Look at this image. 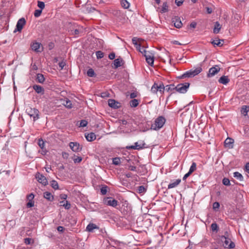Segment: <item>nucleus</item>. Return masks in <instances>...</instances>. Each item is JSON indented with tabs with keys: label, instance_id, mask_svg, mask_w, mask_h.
<instances>
[{
	"label": "nucleus",
	"instance_id": "obj_25",
	"mask_svg": "<svg viewBox=\"0 0 249 249\" xmlns=\"http://www.w3.org/2000/svg\"><path fill=\"white\" fill-rule=\"evenodd\" d=\"M168 11V6L167 3L165 2L163 3L162 8L160 11L161 13H166Z\"/></svg>",
	"mask_w": 249,
	"mask_h": 249
},
{
	"label": "nucleus",
	"instance_id": "obj_40",
	"mask_svg": "<svg viewBox=\"0 0 249 249\" xmlns=\"http://www.w3.org/2000/svg\"><path fill=\"white\" fill-rule=\"evenodd\" d=\"M87 75L88 76L93 77L95 76V73L92 69H89L87 71Z\"/></svg>",
	"mask_w": 249,
	"mask_h": 249
},
{
	"label": "nucleus",
	"instance_id": "obj_49",
	"mask_svg": "<svg viewBox=\"0 0 249 249\" xmlns=\"http://www.w3.org/2000/svg\"><path fill=\"white\" fill-rule=\"evenodd\" d=\"M107 186H103L101 188V193L102 195H105L107 194Z\"/></svg>",
	"mask_w": 249,
	"mask_h": 249
},
{
	"label": "nucleus",
	"instance_id": "obj_53",
	"mask_svg": "<svg viewBox=\"0 0 249 249\" xmlns=\"http://www.w3.org/2000/svg\"><path fill=\"white\" fill-rule=\"evenodd\" d=\"M58 65L60 68V70H62L64 66L66 65V63L65 61H62L58 63Z\"/></svg>",
	"mask_w": 249,
	"mask_h": 249
},
{
	"label": "nucleus",
	"instance_id": "obj_58",
	"mask_svg": "<svg viewBox=\"0 0 249 249\" xmlns=\"http://www.w3.org/2000/svg\"><path fill=\"white\" fill-rule=\"evenodd\" d=\"M60 199L65 200L67 198V195L65 194H62L59 196Z\"/></svg>",
	"mask_w": 249,
	"mask_h": 249
},
{
	"label": "nucleus",
	"instance_id": "obj_14",
	"mask_svg": "<svg viewBox=\"0 0 249 249\" xmlns=\"http://www.w3.org/2000/svg\"><path fill=\"white\" fill-rule=\"evenodd\" d=\"M234 140L232 138H228L224 142V145L226 147L231 149L233 147Z\"/></svg>",
	"mask_w": 249,
	"mask_h": 249
},
{
	"label": "nucleus",
	"instance_id": "obj_62",
	"mask_svg": "<svg viewBox=\"0 0 249 249\" xmlns=\"http://www.w3.org/2000/svg\"><path fill=\"white\" fill-rule=\"evenodd\" d=\"M144 56L145 57V58L147 57H149V56H154L152 54V53L150 52H148L144 55Z\"/></svg>",
	"mask_w": 249,
	"mask_h": 249
},
{
	"label": "nucleus",
	"instance_id": "obj_45",
	"mask_svg": "<svg viewBox=\"0 0 249 249\" xmlns=\"http://www.w3.org/2000/svg\"><path fill=\"white\" fill-rule=\"evenodd\" d=\"M38 145L42 150L44 148L45 143L42 139H40L38 140Z\"/></svg>",
	"mask_w": 249,
	"mask_h": 249
},
{
	"label": "nucleus",
	"instance_id": "obj_11",
	"mask_svg": "<svg viewBox=\"0 0 249 249\" xmlns=\"http://www.w3.org/2000/svg\"><path fill=\"white\" fill-rule=\"evenodd\" d=\"M108 106L114 109H117L121 107V103L114 99H109L108 100Z\"/></svg>",
	"mask_w": 249,
	"mask_h": 249
},
{
	"label": "nucleus",
	"instance_id": "obj_56",
	"mask_svg": "<svg viewBox=\"0 0 249 249\" xmlns=\"http://www.w3.org/2000/svg\"><path fill=\"white\" fill-rule=\"evenodd\" d=\"M108 57L111 60H113L115 58V54L114 53H111L109 55H108Z\"/></svg>",
	"mask_w": 249,
	"mask_h": 249
},
{
	"label": "nucleus",
	"instance_id": "obj_21",
	"mask_svg": "<svg viewBox=\"0 0 249 249\" xmlns=\"http://www.w3.org/2000/svg\"><path fill=\"white\" fill-rule=\"evenodd\" d=\"M218 82L220 84L226 85L230 82V79L227 76L223 75L218 79Z\"/></svg>",
	"mask_w": 249,
	"mask_h": 249
},
{
	"label": "nucleus",
	"instance_id": "obj_16",
	"mask_svg": "<svg viewBox=\"0 0 249 249\" xmlns=\"http://www.w3.org/2000/svg\"><path fill=\"white\" fill-rule=\"evenodd\" d=\"M41 44L39 42H35L31 44L32 49L36 52H41V51L39 50Z\"/></svg>",
	"mask_w": 249,
	"mask_h": 249
},
{
	"label": "nucleus",
	"instance_id": "obj_39",
	"mask_svg": "<svg viewBox=\"0 0 249 249\" xmlns=\"http://www.w3.org/2000/svg\"><path fill=\"white\" fill-rule=\"evenodd\" d=\"M221 41L223 42V40H214L211 43L214 45H216L218 46H221L223 45V43H221Z\"/></svg>",
	"mask_w": 249,
	"mask_h": 249
},
{
	"label": "nucleus",
	"instance_id": "obj_44",
	"mask_svg": "<svg viewBox=\"0 0 249 249\" xmlns=\"http://www.w3.org/2000/svg\"><path fill=\"white\" fill-rule=\"evenodd\" d=\"M96 55L98 59H101L104 57V54L102 52L98 51L96 52Z\"/></svg>",
	"mask_w": 249,
	"mask_h": 249
},
{
	"label": "nucleus",
	"instance_id": "obj_19",
	"mask_svg": "<svg viewBox=\"0 0 249 249\" xmlns=\"http://www.w3.org/2000/svg\"><path fill=\"white\" fill-rule=\"evenodd\" d=\"M85 137L88 141L92 142L93 141L95 140L96 135L94 133L91 132V133H88V134L86 133Z\"/></svg>",
	"mask_w": 249,
	"mask_h": 249
},
{
	"label": "nucleus",
	"instance_id": "obj_37",
	"mask_svg": "<svg viewBox=\"0 0 249 249\" xmlns=\"http://www.w3.org/2000/svg\"><path fill=\"white\" fill-rule=\"evenodd\" d=\"M151 91L153 93H157L158 91V85L155 83L152 86Z\"/></svg>",
	"mask_w": 249,
	"mask_h": 249
},
{
	"label": "nucleus",
	"instance_id": "obj_57",
	"mask_svg": "<svg viewBox=\"0 0 249 249\" xmlns=\"http://www.w3.org/2000/svg\"><path fill=\"white\" fill-rule=\"evenodd\" d=\"M31 239L30 238H26L24 239V243L26 245H29L31 243Z\"/></svg>",
	"mask_w": 249,
	"mask_h": 249
},
{
	"label": "nucleus",
	"instance_id": "obj_15",
	"mask_svg": "<svg viewBox=\"0 0 249 249\" xmlns=\"http://www.w3.org/2000/svg\"><path fill=\"white\" fill-rule=\"evenodd\" d=\"M172 22L174 23L175 27L177 28H180L182 26V23L181 21L180 18L178 17H175L172 18Z\"/></svg>",
	"mask_w": 249,
	"mask_h": 249
},
{
	"label": "nucleus",
	"instance_id": "obj_29",
	"mask_svg": "<svg viewBox=\"0 0 249 249\" xmlns=\"http://www.w3.org/2000/svg\"><path fill=\"white\" fill-rule=\"evenodd\" d=\"M176 90V86L174 84H170L165 86V90L169 92Z\"/></svg>",
	"mask_w": 249,
	"mask_h": 249
},
{
	"label": "nucleus",
	"instance_id": "obj_59",
	"mask_svg": "<svg viewBox=\"0 0 249 249\" xmlns=\"http://www.w3.org/2000/svg\"><path fill=\"white\" fill-rule=\"evenodd\" d=\"M128 169L130 171H135L136 170V167L135 166L130 165L128 167Z\"/></svg>",
	"mask_w": 249,
	"mask_h": 249
},
{
	"label": "nucleus",
	"instance_id": "obj_7",
	"mask_svg": "<svg viewBox=\"0 0 249 249\" xmlns=\"http://www.w3.org/2000/svg\"><path fill=\"white\" fill-rule=\"evenodd\" d=\"M145 143L143 141H140V142H136L134 143V145L126 146V149H136L140 150L145 147Z\"/></svg>",
	"mask_w": 249,
	"mask_h": 249
},
{
	"label": "nucleus",
	"instance_id": "obj_18",
	"mask_svg": "<svg viewBox=\"0 0 249 249\" xmlns=\"http://www.w3.org/2000/svg\"><path fill=\"white\" fill-rule=\"evenodd\" d=\"M33 89L36 91L37 93H40L41 94H43L44 93V89L39 85H35L33 87Z\"/></svg>",
	"mask_w": 249,
	"mask_h": 249
},
{
	"label": "nucleus",
	"instance_id": "obj_28",
	"mask_svg": "<svg viewBox=\"0 0 249 249\" xmlns=\"http://www.w3.org/2000/svg\"><path fill=\"white\" fill-rule=\"evenodd\" d=\"M233 176H234V178H235L239 180L240 181H242V180H243V176L241 175V174H240L238 172H234L233 173Z\"/></svg>",
	"mask_w": 249,
	"mask_h": 249
},
{
	"label": "nucleus",
	"instance_id": "obj_4",
	"mask_svg": "<svg viewBox=\"0 0 249 249\" xmlns=\"http://www.w3.org/2000/svg\"><path fill=\"white\" fill-rule=\"evenodd\" d=\"M26 113L33 118L34 121H36L39 118V111L36 108L28 107L26 109Z\"/></svg>",
	"mask_w": 249,
	"mask_h": 249
},
{
	"label": "nucleus",
	"instance_id": "obj_8",
	"mask_svg": "<svg viewBox=\"0 0 249 249\" xmlns=\"http://www.w3.org/2000/svg\"><path fill=\"white\" fill-rule=\"evenodd\" d=\"M25 24L26 20L24 18H22L18 19L16 25V28L15 29L14 32L15 33L17 31L21 32Z\"/></svg>",
	"mask_w": 249,
	"mask_h": 249
},
{
	"label": "nucleus",
	"instance_id": "obj_48",
	"mask_svg": "<svg viewBox=\"0 0 249 249\" xmlns=\"http://www.w3.org/2000/svg\"><path fill=\"white\" fill-rule=\"evenodd\" d=\"M37 6L41 10L44 8L45 7V3L43 1H38L37 2Z\"/></svg>",
	"mask_w": 249,
	"mask_h": 249
},
{
	"label": "nucleus",
	"instance_id": "obj_51",
	"mask_svg": "<svg viewBox=\"0 0 249 249\" xmlns=\"http://www.w3.org/2000/svg\"><path fill=\"white\" fill-rule=\"evenodd\" d=\"M63 206L66 209L68 210L71 208V204L68 201H66V202L63 204Z\"/></svg>",
	"mask_w": 249,
	"mask_h": 249
},
{
	"label": "nucleus",
	"instance_id": "obj_20",
	"mask_svg": "<svg viewBox=\"0 0 249 249\" xmlns=\"http://www.w3.org/2000/svg\"><path fill=\"white\" fill-rule=\"evenodd\" d=\"M98 229V226L93 223H89L86 227V230L89 232H93V230Z\"/></svg>",
	"mask_w": 249,
	"mask_h": 249
},
{
	"label": "nucleus",
	"instance_id": "obj_23",
	"mask_svg": "<svg viewBox=\"0 0 249 249\" xmlns=\"http://www.w3.org/2000/svg\"><path fill=\"white\" fill-rule=\"evenodd\" d=\"M44 197L49 201H52L53 200V196L49 192L44 193Z\"/></svg>",
	"mask_w": 249,
	"mask_h": 249
},
{
	"label": "nucleus",
	"instance_id": "obj_41",
	"mask_svg": "<svg viewBox=\"0 0 249 249\" xmlns=\"http://www.w3.org/2000/svg\"><path fill=\"white\" fill-rule=\"evenodd\" d=\"M164 90H165V87L162 83L158 85V91H159L161 93H163Z\"/></svg>",
	"mask_w": 249,
	"mask_h": 249
},
{
	"label": "nucleus",
	"instance_id": "obj_55",
	"mask_svg": "<svg viewBox=\"0 0 249 249\" xmlns=\"http://www.w3.org/2000/svg\"><path fill=\"white\" fill-rule=\"evenodd\" d=\"M139 52L142 53L143 56L147 53L143 47H142V49L139 51Z\"/></svg>",
	"mask_w": 249,
	"mask_h": 249
},
{
	"label": "nucleus",
	"instance_id": "obj_50",
	"mask_svg": "<svg viewBox=\"0 0 249 249\" xmlns=\"http://www.w3.org/2000/svg\"><path fill=\"white\" fill-rule=\"evenodd\" d=\"M73 160V161L75 163H80L82 161V158L81 157H77L74 158Z\"/></svg>",
	"mask_w": 249,
	"mask_h": 249
},
{
	"label": "nucleus",
	"instance_id": "obj_24",
	"mask_svg": "<svg viewBox=\"0 0 249 249\" xmlns=\"http://www.w3.org/2000/svg\"><path fill=\"white\" fill-rule=\"evenodd\" d=\"M221 28V25L218 21L215 22L214 27L213 30V32L214 34H218Z\"/></svg>",
	"mask_w": 249,
	"mask_h": 249
},
{
	"label": "nucleus",
	"instance_id": "obj_26",
	"mask_svg": "<svg viewBox=\"0 0 249 249\" xmlns=\"http://www.w3.org/2000/svg\"><path fill=\"white\" fill-rule=\"evenodd\" d=\"M36 79L38 82L43 83L45 81L44 75L41 73H38L36 75Z\"/></svg>",
	"mask_w": 249,
	"mask_h": 249
},
{
	"label": "nucleus",
	"instance_id": "obj_35",
	"mask_svg": "<svg viewBox=\"0 0 249 249\" xmlns=\"http://www.w3.org/2000/svg\"><path fill=\"white\" fill-rule=\"evenodd\" d=\"M146 191V189L142 185L139 186L137 189V193L139 194H143Z\"/></svg>",
	"mask_w": 249,
	"mask_h": 249
},
{
	"label": "nucleus",
	"instance_id": "obj_34",
	"mask_svg": "<svg viewBox=\"0 0 249 249\" xmlns=\"http://www.w3.org/2000/svg\"><path fill=\"white\" fill-rule=\"evenodd\" d=\"M196 169V162H193L189 169V174H192L194 172Z\"/></svg>",
	"mask_w": 249,
	"mask_h": 249
},
{
	"label": "nucleus",
	"instance_id": "obj_47",
	"mask_svg": "<svg viewBox=\"0 0 249 249\" xmlns=\"http://www.w3.org/2000/svg\"><path fill=\"white\" fill-rule=\"evenodd\" d=\"M41 9H37L35 11L34 16L36 18L39 17L42 13Z\"/></svg>",
	"mask_w": 249,
	"mask_h": 249
},
{
	"label": "nucleus",
	"instance_id": "obj_10",
	"mask_svg": "<svg viewBox=\"0 0 249 249\" xmlns=\"http://www.w3.org/2000/svg\"><path fill=\"white\" fill-rule=\"evenodd\" d=\"M36 178L37 179V181L43 185H46L48 184V180L42 174L37 173L36 174Z\"/></svg>",
	"mask_w": 249,
	"mask_h": 249
},
{
	"label": "nucleus",
	"instance_id": "obj_32",
	"mask_svg": "<svg viewBox=\"0 0 249 249\" xmlns=\"http://www.w3.org/2000/svg\"><path fill=\"white\" fill-rule=\"evenodd\" d=\"M211 228L213 231H215L216 232H217L219 230L218 226L216 223H213L211 225Z\"/></svg>",
	"mask_w": 249,
	"mask_h": 249
},
{
	"label": "nucleus",
	"instance_id": "obj_43",
	"mask_svg": "<svg viewBox=\"0 0 249 249\" xmlns=\"http://www.w3.org/2000/svg\"><path fill=\"white\" fill-rule=\"evenodd\" d=\"M220 204L218 202H215L213 204V209L214 211H216L219 208Z\"/></svg>",
	"mask_w": 249,
	"mask_h": 249
},
{
	"label": "nucleus",
	"instance_id": "obj_42",
	"mask_svg": "<svg viewBox=\"0 0 249 249\" xmlns=\"http://www.w3.org/2000/svg\"><path fill=\"white\" fill-rule=\"evenodd\" d=\"M63 104L66 107L68 108H71L72 107V104L71 101L68 99H67L65 101V103H64Z\"/></svg>",
	"mask_w": 249,
	"mask_h": 249
},
{
	"label": "nucleus",
	"instance_id": "obj_13",
	"mask_svg": "<svg viewBox=\"0 0 249 249\" xmlns=\"http://www.w3.org/2000/svg\"><path fill=\"white\" fill-rule=\"evenodd\" d=\"M69 146L71 149L75 152H77L81 150L82 147H80L79 143L77 142H71Z\"/></svg>",
	"mask_w": 249,
	"mask_h": 249
},
{
	"label": "nucleus",
	"instance_id": "obj_54",
	"mask_svg": "<svg viewBox=\"0 0 249 249\" xmlns=\"http://www.w3.org/2000/svg\"><path fill=\"white\" fill-rule=\"evenodd\" d=\"M184 1V0H175V3L178 6H179L182 5Z\"/></svg>",
	"mask_w": 249,
	"mask_h": 249
},
{
	"label": "nucleus",
	"instance_id": "obj_6",
	"mask_svg": "<svg viewBox=\"0 0 249 249\" xmlns=\"http://www.w3.org/2000/svg\"><path fill=\"white\" fill-rule=\"evenodd\" d=\"M104 203L105 204L116 207L118 204V201L112 197H107L104 199Z\"/></svg>",
	"mask_w": 249,
	"mask_h": 249
},
{
	"label": "nucleus",
	"instance_id": "obj_38",
	"mask_svg": "<svg viewBox=\"0 0 249 249\" xmlns=\"http://www.w3.org/2000/svg\"><path fill=\"white\" fill-rule=\"evenodd\" d=\"M112 162L114 165H119L121 163V159L118 157L113 158Z\"/></svg>",
	"mask_w": 249,
	"mask_h": 249
},
{
	"label": "nucleus",
	"instance_id": "obj_22",
	"mask_svg": "<svg viewBox=\"0 0 249 249\" xmlns=\"http://www.w3.org/2000/svg\"><path fill=\"white\" fill-rule=\"evenodd\" d=\"M181 182L180 179H176L174 182L170 183L168 185V189H172L177 186Z\"/></svg>",
	"mask_w": 249,
	"mask_h": 249
},
{
	"label": "nucleus",
	"instance_id": "obj_64",
	"mask_svg": "<svg viewBox=\"0 0 249 249\" xmlns=\"http://www.w3.org/2000/svg\"><path fill=\"white\" fill-rule=\"evenodd\" d=\"M57 230L58 231L63 232L64 230V228L62 226H60L57 228Z\"/></svg>",
	"mask_w": 249,
	"mask_h": 249
},
{
	"label": "nucleus",
	"instance_id": "obj_61",
	"mask_svg": "<svg viewBox=\"0 0 249 249\" xmlns=\"http://www.w3.org/2000/svg\"><path fill=\"white\" fill-rule=\"evenodd\" d=\"M132 41L133 44L135 46H137L139 44L137 42L136 38L135 37H133L132 39Z\"/></svg>",
	"mask_w": 249,
	"mask_h": 249
},
{
	"label": "nucleus",
	"instance_id": "obj_33",
	"mask_svg": "<svg viewBox=\"0 0 249 249\" xmlns=\"http://www.w3.org/2000/svg\"><path fill=\"white\" fill-rule=\"evenodd\" d=\"M121 3L124 9H127L130 6L129 3L126 0H122Z\"/></svg>",
	"mask_w": 249,
	"mask_h": 249
},
{
	"label": "nucleus",
	"instance_id": "obj_30",
	"mask_svg": "<svg viewBox=\"0 0 249 249\" xmlns=\"http://www.w3.org/2000/svg\"><path fill=\"white\" fill-rule=\"evenodd\" d=\"M249 111V106H244L241 109V113L245 116L247 115L248 112Z\"/></svg>",
	"mask_w": 249,
	"mask_h": 249
},
{
	"label": "nucleus",
	"instance_id": "obj_60",
	"mask_svg": "<svg viewBox=\"0 0 249 249\" xmlns=\"http://www.w3.org/2000/svg\"><path fill=\"white\" fill-rule=\"evenodd\" d=\"M137 93H135V92H132V93H131L130 94V98L131 99H134V98L136 97H137Z\"/></svg>",
	"mask_w": 249,
	"mask_h": 249
},
{
	"label": "nucleus",
	"instance_id": "obj_52",
	"mask_svg": "<svg viewBox=\"0 0 249 249\" xmlns=\"http://www.w3.org/2000/svg\"><path fill=\"white\" fill-rule=\"evenodd\" d=\"M88 124V122L87 121L83 120L80 121V127H85L87 126Z\"/></svg>",
	"mask_w": 249,
	"mask_h": 249
},
{
	"label": "nucleus",
	"instance_id": "obj_12",
	"mask_svg": "<svg viewBox=\"0 0 249 249\" xmlns=\"http://www.w3.org/2000/svg\"><path fill=\"white\" fill-rule=\"evenodd\" d=\"M34 195L31 193L27 196V199L29 201L26 204L27 208H31L34 206L35 202L33 200Z\"/></svg>",
	"mask_w": 249,
	"mask_h": 249
},
{
	"label": "nucleus",
	"instance_id": "obj_3",
	"mask_svg": "<svg viewBox=\"0 0 249 249\" xmlns=\"http://www.w3.org/2000/svg\"><path fill=\"white\" fill-rule=\"evenodd\" d=\"M166 120L162 116L158 117L154 121V123L151 125V128L155 130L160 129L164 124Z\"/></svg>",
	"mask_w": 249,
	"mask_h": 249
},
{
	"label": "nucleus",
	"instance_id": "obj_27",
	"mask_svg": "<svg viewBox=\"0 0 249 249\" xmlns=\"http://www.w3.org/2000/svg\"><path fill=\"white\" fill-rule=\"evenodd\" d=\"M51 186L54 190H57L59 189V185L57 182L55 180H53L51 181Z\"/></svg>",
	"mask_w": 249,
	"mask_h": 249
},
{
	"label": "nucleus",
	"instance_id": "obj_1",
	"mask_svg": "<svg viewBox=\"0 0 249 249\" xmlns=\"http://www.w3.org/2000/svg\"><path fill=\"white\" fill-rule=\"evenodd\" d=\"M221 240L223 243V246L225 248L233 249L235 247V244L229 238L228 231L225 232V234L221 236Z\"/></svg>",
	"mask_w": 249,
	"mask_h": 249
},
{
	"label": "nucleus",
	"instance_id": "obj_31",
	"mask_svg": "<svg viewBox=\"0 0 249 249\" xmlns=\"http://www.w3.org/2000/svg\"><path fill=\"white\" fill-rule=\"evenodd\" d=\"M139 105V101L137 99H132L130 102V106L132 107H135Z\"/></svg>",
	"mask_w": 249,
	"mask_h": 249
},
{
	"label": "nucleus",
	"instance_id": "obj_36",
	"mask_svg": "<svg viewBox=\"0 0 249 249\" xmlns=\"http://www.w3.org/2000/svg\"><path fill=\"white\" fill-rule=\"evenodd\" d=\"M146 62L150 66H152L154 64V56H149L145 58Z\"/></svg>",
	"mask_w": 249,
	"mask_h": 249
},
{
	"label": "nucleus",
	"instance_id": "obj_5",
	"mask_svg": "<svg viewBox=\"0 0 249 249\" xmlns=\"http://www.w3.org/2000/svg\"><path fill=\"white\" fill-rule=\"evenodd\" d=\"M190 83L188 82L178 84L176 86V90L180 93H185L187 92Z\"/></svg>",
	"mask_w": 249,
	"mask_h": 249
},
{
	"label": "nucleus",
	"instance_id": "obj_63",
	"mask_svg": "<svg viewBox=\"0 0 249 249\" xmlns=\"http://www.w3.org/2000/svg\"><path fill=\"white\" fill-rule=\"evenodd\" d=\"M190 26L191 28H195L196 26V23L195 21L192 22Z\"/></svg>",
	"mask_w": 249,
	"mask_h": 249
},
{
	"label": "nucleus",
	"instance_id": "obj_9",
	"mask_svg": "<svg viewBox=\"0 0 249 249\" xmlns=\"http://www.w3.org/2000/svg\"><path fill=\"white\" fill-rule=\"evenodd\" d=\"M220 70V68L218 65H215L214 66L211 68L207 74V77H211L215 75Z\"/></svg>",
	"mask_w": 249,
	"mask_h": 249
},
{
	"label": "nucleus",
	"instance_id": "obj_17",
	"mask_svg": "<svg viewBox=\"0 0 249 249\" xmlns=\"http://www.w3.org/2000/svg\"><path fill=\"white\" fill-rule=\"evenodd\" d=\"M124 64V60L121 57L115 59L113 61V64L115 68H118L121 67Z\"/></svg>",
	"mask_w": 249,
	"mask_h": 249
},
{
	"label": "nucleus",
	"instance_id": "obj_2",
	"mask_svg": "<svg viewBox=\"0 0 249 249\" xmlns=\"http://www.w3.org/2000/svg\"><path fill=\"white\" fill-rule=\"evenodd\" d=\"M202 71V69L201 67H197L195 69H191L188 71H186L183 74L179 77L180 79H183L186 77H193Z\"/></svg>",
	"mask_w": 249,
	"mask_h": 249
},
{
	"label": "nucleus",
	"instance_id": "obj_46",
	"mask_svg": "<svg viewBox=\"0 0 249 249\" xmlns=\"http://www.w3.org/2000/svg\"><path fill=\"white\" fill-rule=\"evenodd\" d=\"M223 184L225 186H230L231 185L230 180L226 178H224L222 180Z\"/></svg>",
	"mask_w": 249,
	"mask_h": 249
}]
</instances>
